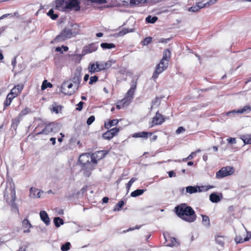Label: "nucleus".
<instances>
[{
  "label": "nucleus",
  "instance_id": "c03bdc74",
  "mask_svg": "<svg viewBox=\"0 0 251 251\" xmlns=\"http://www.w3.org/2000/svg\"><path fill=\"white\" fill-rule=\"evenodd\" d=\"M216 1H217V0H209V1L206 2L204 4H202L203 6V7H208L210 5L215 4L216 3Z\"/></svg>",
  "mask_w": 251,
  "mask_h": 251
},
{
  "label": "nucleus",
  "instance_id": "f8f14e48",
  "mask_svg": "<svg viewBox=\"0 0 251 251\" xmlns=\"http://www.w3.org/2000/svg\"><path fill=\"white\" fill-rule=\"evenodd\" d=\"M44 192L42 191H40L37 188L31 187L29 190V196L31 198H39L41 197V194Z\"/></svg>",
  "mask_w": 251,
  "mask_h": 251
},
{
  "label": "nucleus",
  "instance_id": "b1692460",
  "mask_svg": "<svg viewBox=\"0 0 251 251\" xmlns=\"http://www.w3.org/2000/svg\"><path fill=\"white\" fill-rule=\"evenodd\" d=\"M240 139L245 144H251V134H244L240 136Z\"/></svg>",
  "mask_w": 251,
  "mask_h": 251
},
{
  "label": "nucleus",
  "instance_id": "4d7b16f0",
  "mask_svg": "<svg viewBox=\"0 0 251 251\" xmlns=\"http://www.w3.org/2000/svg\"><path fill=\"white\" fill-rule=\"evenodd\" d=\"M235 241L237 244L243 243V239L240 236H236L235 238Z\"/></svg>",
  "mask_w": 251,
  "mask_h": 251
},
{
  "label": "nucleus",
  "instance_id": "a211bd4d",
  "mask_svg": "<svg viewBox=\"0 0 251 251\" xmlns=\"http://www.w3.org/2000/svg\"><path fill=\"white\" fill-rule=\"evenodd\" d=\"M88 70L91 74L100 72L96 62L90 63L88 66Z\"/></svg>",
  "mask_w": 251,
  "mask_h": 251
},
{
  "label": "nucleus",
  "instance_id": "680f3d73",
  "mask_svg": "<svg viewBox=\"0 0 251 251\" xmlns=\"http://www.w3.org/2000/svg\"><path fill=\"white\" fill-rule=\"evenodd\" d=\"M127 33V31H126V30L124 28L121 31H120L119 33V35L120 36H123L126 34Z\"/></svg>",
  "mask_w": 251,
  "mask_h": 251
},
{
  "label": "nucleus",
  "instance_id": "864d4df0",
  "mask_svg": "<svg viewBox=\"0 0 251 251\" xmlns=\"http://www.w3.org/2000/svg\"><path fill=\"white\" fill-rule=\"evenodd\" d=\"M141 1L139 0H130V4L131 5H136L139 4Z\"/></svg>",
  "mask_w": 251,
  "mask_h": 251
},
{
  "label": "nucleus",
  "instance_id": "423d86ee",
  "mask_svg": "<svg viewBox=\"0 0 251 251\" xmlns=\"http://www.w3.org/2000/svg\"><path fill=\"white\" fill-rule=\"evenodd\" d=\"M168 64H169L167 62H163V63H162V61H160L159 63L155 67V70L153 72L152 78L153 79H156L158 77L159 75L161 74L163 72L167 69L168 66Z\"/></svg>",
  "mask_w": 251,
  "mask_h": 251
},
{
  "label": "nucleus",
  "instance_id": "ddd939ff",
  "mask_svg": "<svg viewBox=\"0 0 251 251\" xmlns=\"http://www.w3.org/2000/svg\"><path fill=\"white\" fill-rule=\"evenodd\" d=\"M222 198L223 195L222 193L218 195L216 193H212L209 196V200L213 203L219 202Z\"/></svg>",
  "mask_w": 251,
  "mask_h": 251
},
{
  "label": "nucleus",
  "instance_id": "5701e85b",
  "mask_svg": "<svg viewBox=\"0 0 251 251\" xmlns=\"http://www.w3.org/2000/svg\"><path fill=\"white\" fill-rule=\"evenodd\" d=\"M23 226L24 228H27L24 230V233L30 232V228L32 227L31 225L30 224L29 221L27 219H24L22 222Z\"/></svg>",
  "mask_w": 251,
  "mask_h": 251
},
{
  "label": "nucleus",
  "instance_id": "e2e57ef3",
  "mask_svg": "<svg viewBox=\"0 0 251 251\" xmlns=\"http://www.w3.org/2000/svg\"><path fill=\"white\" fill-rule=\"evenodd\" d=\"M196 155V152H191V153L187 157V159H188L189 160H191L192 159H193L195 155Z\"/></svg>",
  "mask_w": 251,
  "mask_h": 251
},
{
  "label": "nucleus",
  "instance_id": "5fc2aeb1",
  "mask_svg": "<svg viewBox=\"0 0 251 251\" xmlns=\"http://www.w3.org/2000/svg\"><path fill=\"white\" fill-rule=\"evenodd\" d=\"M185 131V128L182 127V126H180L176 130V134H180L181 133H182L184 131Z\"/></svg>",
  "mask_w": 251,
  "mask_h": 251
},
{
  "label": "nucleus",
  "instance_id": "72a5a7b5",
  "mask_svg": "<svg viewBox=\"0 0 251 251\" xmlns=\"http://www.w3.org/2000/svg\"><path fill=\"white\" fill-rule=\"evenodd\" d=\"M14 98V97H13L12 96H11L10 94H9L7 96V98L6 99V100H5L4 102V105L5 106H7L8 105H9L12 101V100Z\"/></svg>",
  "mask_w": 251,
  "mask_h": 251
},
{
  "label": "nucleus",
  "instance_id": "09e8293b",
  "mask_svg": "<svg viewBox=\"0 0 251 251\" xmlns=\"http://www.w3.org/2000/svg\"><path fill=\"white\" fill-rule=\"evenodd\" d=\"M28 109L27 108L22 110L19 114L18 116L22 118V117L26 115L28 113Z\"/></svg>",
  "mask_w": 251,
  "mask_h": 251
},
{
  "label": "nucleus",
  "instance_id": "052dcab7",
  "mask_svg": "<svg viewBox=\"0 0 251 251\" xmlns=\"http://www.w3.org/2000/svg\"><path fill=\"white\" fill-rule=\"evenodd\" d=\"M125 105H123V102H122V100L117 102V104L116 105L117 108L120 109L122 108V106H124Z\"/></svg>",
  "mask_w": 251,
  "mask_h": 251
},
{
  "label": "nucleus",
  "instance_id": "4be33fe9",
  "mask_svg": "<svg viewBox=\"0 0 251 251\" xmlns=\"http://www.w3.org/2000/svg\"><path fill=\"white\" fill-rule=\"evenodd\" d=\"M66 0H55L56 8L66 10Z\"/></svg>",
  "mask_w": 251,
  "mask_h": 251
},
{
  "label": "nucleus",
  "instance_id": "412c9836",
  "mask_svg": "<svg viewBox=\"0 0 251 251\" xmlns=\"http://www.w3.org/2000/svg\"><path fill=\"white\" fill-rule=\"evenodd\" d=\"M53 126L52 124H49L47 125L44 128V129L40 132L38 134H48L50 133L51 132L53 131Z\"/></svg>",
  "mask_w": 251,
  "mask_h": 251
},
{
  "label": "nucleus",
  "instance_id": "2eb2a0df",
  "mask_svg": "<svg viewBox=\"0 0 251 251\" xmlns=\"http://www.w3.org/2000/svg\"><path fill=\"white\" fill-rule=\"evenodd\" d=\"M73 85L72 83L68 84L67 83H64L61 87L62 92L64 93L66 95H71L73 94L75 92V90H71L69 92H66V88H68V89H71L73 87Z\"/></svg>",
  "mask_w": 251,
  "mask_h": 251
},
{
  "label": "nucleus",
  "instance_id": "aec40b11",
  "mask_svg": "<svg viewBox=\"0 0 251 251\" xmlns=\"http://www.w3.org/2000/svg\"><path fill=\"white\" fill-rule=\"evenodd\" d=\"M171 57V52L170 50L168 49H165L163 51V57L160 61H162V63H163L164 62H167L169 64V61L170 60Z\"/></svg>",
  "mask_w": 251,
  "mask_h": 251
},
{
  "label": "nucleus",
  "instance_id": "cd10ccee",
  "mask_svg": "<svg viewBox=\"0 0 251 251\" xmlns=\"http://www.w3.org/2000/svg\"><path fill=\"white\" fill-rule=\"evenodd\" d=\"M201 216L202 224L205 227H208L210 226V220L208 216L203 215H201Z\"/></svg>",
  "mask_w": 251,
  "mask_h": 251
},
{
  "label": "nucleus",
  "instance_id": "49530a36",
  "mask_svg": "<svg viewBox=\"0 0 251 251\" xmlns=\"http://www.w3.org/2000/svg\"><path fill=\"white\" fill-rule=\"evenodd\" d=\"M97 63L99 71L106 69L105 66H104V63L102 62H96Z\"/></svg>",
  "mask_w": 251,
  "mask_h": 251
},
{
  "label": "nucleus",
  "instance_id": "37998d69",
  "mask_svg": "<svg viewBox=\"0 0 251 251\" xmlns=\"http://www.w3.org/2000/svg\"><path fill=\"white\" fill-rule=\"evenodd\" d=\"M152 41V38L151 37H148L144 39V40L142 42V45L144 46H146L150 44Z\"/></svg>",
  "mask_w": 251,
  "mask_h": 251
},
{
  "label": "nucleus",
  "instance_id": "603ef678",
  "mask_svg": "<svg viewBox=\"0 0 251 251\" xmlns=\"http://www.w3.org/2000/svg\"><path fill=\"white\" fill-rule=\"evenodd\" d=\"M109 130L114 136L119 131L120 129L119 128L114 127Z\"/></svg>",
  "mask_w": 251,
  "mask_h": 251
},
{
  "label": "nucleus",
  "instance_id": "f3484780",
  "mask_svg": "<svg viewBox=\"0 0 251 251\" xmlns=\"http://www.w3.org/2000/svg\"><path fill=\"white\" fill-rule=\"evenodd\" d=\"M79 25L77 24H72L69 28V31L71 33V36H74L79 33Z\"/></svg>",
  "mask_w": 251,
  "mask_h": 251
},
{
  "label": "nucleus",
  "instance_id": "dca6fc26",
  "mask_svg": "<svg viewBox=\"0 0 251 251\" xmlns=\"http://www.w3.org/2000/svg\"><path fill=\"white\" fill-rule=\"evenodd\" d=\"M40 217L41 220L47 225L50 223V218L47 213L45 211H41L40 212Z\"/></svg>",
  "mask_w": 251,
  "mask_h": 251
},
{
  "label": "nucleus",
  "instance_id": "c9c22d12",
  "mask_svg": "<svg viewBox=\"0 0 251 251\" xmlns=\"http://www.w3.org/2000/svg\"><path fill=\"white\" fill-rule=\"evenodd\" d=\"M102 137L104 139L110 140L114 136L109 130H108L103 134Z\"/></svg>",
  "mask_w": 251,
  "mask_h": 251
},
{
  "label": "nucleus",
  "instance_id": "f257e3e1",
  "mask_svg": "<svg viewBox=\"0 0 251 251\" xmlns=\"http://www.w3.org/2000/svg\"><path fill=\"white\" fill-rule=\"evenodd\" d=\"M175 209L176 214L186 222L192 223L196 219L197 216L194 210L185 203L181 204L176 207Z\"/></svg>",
  "mask_w": 251,
  "mask_h": 251
},
{
  "label": "nucleus",
  "instance_id": "4468645a",
  "mask_svg": "<svg viewBox=\"0 0 251 251\" xmlns=\"http://www.w3.org/2000/svg\"><path fill=\"white\" fill-rule=\"evenodd\" d=\"M23 89V85H17V86L14 87V88H13V89L11 90L10 94L15 98L21 93Z\"/></svg>",
  "mask_w": 251,
  "mask_h": 251
},
{
  "label": "nucleus",
  "instance_id": "2f4dec72",
  "mask_svg": "<svg viewBox=\"0 0 251 251\" xmlns=\"http://www.w3.org/2000/svg\"><path fill=\"white\" fill-rule=\"evenodd\" d=\"M216 242L222 247H223L225 243L224 237L222 236H217L215 238Z\"/></svg>",
  "mask_w": 251,
  "mask_h": 251
},
{
  "label": "nucleus",
  "instance_id": "c85d7f7f",
  "mask_svg": "<svg viewBox=\"0 0 251 251\" xmlns=\"http://www.w3.org/2000/svg\"><path fill=\"white\" fill-rule=\"evenodd\" d=\"M100 47L103 49H111L112 48H115V44L113 43H102L100 44Z\"/></svg>",
  "mask_w": 251,
  "mask_h": 251
},
{
  "label": "nucleus",
  "instance_id": "f704fd0d",
  "mask_svg": "<svg viewBox=\"0 0 251 251\" xmlns=\"http://www.w3.org/2000/svg\"><path fill=\"white\" fill-rule=\"evenodd\" d=\"M52 87V84H51L50 82H48L47 80H45L43 81L42 86H41V89L42 90H44L46 89L47 88H51Z\"/></svg>",
  "mask_w": 251,
  "mask_h": 251
},
{
  "label": "nucleus",
  "instance_id": "f03ea898",
  "mask_svg": "<svg viewBox=\"0 0 251 251\" xmlns=\"http://www.w3.org/2000/svg\"><path fill=\"white\" fill-rule=\"evenodd\" d=\"M71 37V33L69 31V27H65L53 41H51V43H59Z\"/></svg>",
  "mask_w": 251,
  "mask_h": 251
},
{
  "label": "nucleus",
  "instance_id": "473e14b6",
  "mask_svg": "<svg viewBox=\"0 0 251 251\" xmlns=\"http://www.w3.org/2000/svg\"><path fill=\"white\" fill-rule=\"evenodd\" d=\"M158 18L156 16L152 17L151 15H149L146 18V21L148 23L154 24L157 20Z\"/></svg>",
  "mask_w": 251,
  "mask_h": 251
},
{
  "label": "nucleus",
  "instance_id": "7ed1b4c3",
  "mask_svg": "<svg viewBox=\"0 0 251 251\" xmlns=\"http://www.w3.org/2000/svg\"><path fill=\"white\" fill-rule=\"evenodd\" d=\"M214 188V186L211 185L207 186H189L186 187V191L187 193L192 194L197 192H206L209 189Z\"/></svg>",
  "mask_w": 251,
  "mask_h": 251
},
{
  "label": "nucleus",
  "instance_id": "774afa93",
  "mask_svg": "<svg viewBox=\"0 0 251 251\" xmlns=\"http://www.w3.org/2000/svg\"><path fill=\"white\" fill-rule=\"evenodd\" d=\"M55 51L57 52H60L61 53H63V51L62 50L61 47H57L55 48Z\"/></svg>",
  "mask_w": 251,
  "mask_h": 251
},
{
  "label": "nucleus",
  "instance_id": "3c124183",
  "mask_svg": "<svg viewBox=\"0 0 251 251\" xmlns=\"http://www.w3.org/2000/svg\"><path fill=\"white\" fill-rule=\"evenodd\" d=\"M95 118L94 116H91L87 120V124L88 125H91L95 121Z\"/></svg>",
  "mask_w": 251,
  "mask_h": 251
},
{
  "label": "nucleus",
  "instance_id": "79ce46f5",
  "mask_svg": "<svg viewBox=\"0 0 251 251\" xmlns=\"http://www.w3.org/2000/svg\"><path fill=\"white\" fill-rule=\"evenodd\" d=\"M52 111L54 112H55V113L57 114L61 110V106H60V105H56L55 104H53L52 105Z\"/></svg>",
  "mask_w": 251,
  "mask_h": 251
},
{
  "label": "nucleus",
  "instance_id": "20e7f679",
  "mask_svg": "<svg viewBox=\"0 0 251 251\" xmlns=\"http://www.w3.org/2000/svg\"><path fill=\"white\" fill-rule=\"evenodd\" d=\"M234 172V169L232 167L226 166L223 167L216 173V177L218 179L231 175Z\"/></svg>",
  "mask_w": 251,
  "mask_h": 251
},
{
  "label": "nucleus",
  "instance_id": "7c9ffc66",
  "mask_svg": "<svg viewBox=\"0 0 251 251\" xmlns=\"http://www.w3.org/2000/svg\"><path fill=\"white\" fill-rule=\"evenodd\" d=\"M53 222L56 227H59L61 225H63L64 221L63 219L57 217H55L53 219Z\"/></svg>",
  "mask_w": 251,
  "mask_h": 251
},
{
  "label": "nucleus",
  "instance_id": "bb28decb",
  "mask_svg": "<svg viewBox=\"0 0 251 251\" xmlns=\"http://www.w3.org/2000/svg\"><path fill=\"white\" fill-rule=\"evenodd\" d=\"M203 7L202 3L201 2H198L197 5L193 6L189 8V11L190 12H197L200 9Z\"/></svg>",
  "mask_w": 251,
  "mask_h": 251
},
{
  "label": "nucleus",
  "instance_id": "e433bc0d",
  "mask_svg": "<svg viewBox=\"0 0 251 251\" xmlns=\"http://www.w3.org/2000/svg\"><path fill=\"white\" fill-rule=\"evenodd\" d=\"M47 15L52 20H55L58 17V15L54 13L53 9H50L48 12Z\"/></svg>",
  "mask_w": 251,
  "mask_h": 251
},
{
  "label": "nucleus",
  "instance_id": "393cba45",
  "mask_svg": "<svg viewBox=\"0 0 251 251\" xmlns=\"http://www.w3.org/2000/svg\"><path fill=\"white\" fill-rule=\"evenodd\" d=\"M119 123V120L117 119H113L109 120L108 122L105 123L104 126L107 129H109L112 126L117 125Z\"/></svg>",
  "mask_w": 251,
  "mask_h": 251
},
{
  "label": "nucleus",
  "instance_id": "6e6d98bb",
  "mask_svg": "<svg viewBox=\"0 0 251 251\" xmlns=\"http://www.w3.org/2000/svg\"><path fill=\"white\" fill-rule=\"evenodd\" d=\"M84 104V102L83 101H80L77 104V108L76 109L78 111H81L83 107V105Z\"/></svg>",
  "mask_w": 251,
  "mask_h": 251
},
{
  "label": "nucleus",
  "instance_id": "0eeeda50",
  "mask_svg": "<svg viewBox=\"0 0 251 251\" xmlns=\"http://www.w3.org/2000/svg\"><path fill=\"white\" fill-rule=\"evenodd\" d=\"M80 9L79 0H66V10H74L76 11Z\"/></svg>",
  "mask_w": 251,
  "mask_h": 251
},
{
  "label": "nucleus",
  "instance_id": "a19ab883",
  "mask_svg": "<svg viewBox=\"0 0 251 251\" xmlns=\"http://www.w3.org/2000/svg\"><path fill=\"white\" fill-rule=\"evenodd\" d=\"M124 205V202L123 201H120L116 204L115 207L114 209V211H119L120 209L122 208Z\"/></svg>",
  "mask_w": 251,
  "mask_h": 251
},
{
  "label": "nucleus",
  "instance_id": "9d476101",
  "mask_svg": "<svg viewBox=\"0 0 251 251\" xmlns=\"http://www.w3.org/2000/svg\"><path fill=\"white\" fill-rule=\"evenodd\" d=\"M251 111V107L250 105H246L242 108L238 109V110H233L226 113V116H230L231 114H243L245 113H249Z\"/></svg>",
  "mask_w": 251,
  "mask_h": 251
},
{
  "label": "nucleus",
  "instance_id": "13d9d810",
  "mask_svg": "<svg viewBox=\"0 0 251 251\" xmlns=\"http://www.w3.org/2000/svg\"><path fill=\"white\" fill-rule=\"evenodd\" d=\"M227 141L228 143L230 144H236V139L235 138H229L227 139Z\"/></svg>",
  "mask_w": 251,
  "mask_h": 251
},
{
  "label": "nucleus",
  "instance_id": "1a4fd4ad",
  "mask_svg": "<svg viewBox=\"0 0 251 251\" xmlns=\"http://www.w3.org/2000/svg\"><path fill=\"white\" fill-rule=\"evenodd\" d=\"M106 153L104 151H99L94 152L91 155V162L96 164L97 161L104 158Z\"/></svg>",
  "mask_w": 251,
  "mask_h": 251
},
{
  "label": "nucleus",
  "instance_id": "a878e982",
  "mask_svg": "<svg viewBox=\"0 0 251 251\" xmlns=\"http://www.w3.org/2000/svg\"><path fill=\"white\" fill-rule=\"evenodd\" d=\"M152 134V133L151 132H141L139 133H136L134 134L133 135V137L135 138H138V137H141V138H147L148 135H151Z\"/></svg>",
  "mask_w": 251,
  "mask_h": 251
},
{
  "label": "nucleus",
  "instance_id": "69168bd1",
  "mask_svg": "<svg viewBox=\"0 0 251 251\" xmlns=\"http://www.w3.org/2000/svg\"><path fill=\"white\" fill-rule=\"evenodd\" d=\"M168 173L169 176L170 177H172L173 176H176V174L173 171H170Z\"/></svg>",
  "mask_w": 251,
  "mask_h": 251
},
{
  "label": "nucleus",
  "instance_id": "de8ad7c7",
  "mask_svg": "<svg viewBox=\"0 0 251 251\" xmlns=\"http://www.w3.org/2000/svg\"><path fill=\"white\" fill-rule=\"evenodd\" d=\"M137 180L135 177H132L127 184L126 188L128 190L132 184Z\"/></svg>",
  "mask_w": 251,
  "mask_h": 251
},
{
  "label": "nucleus",
  "instance_id": "4c0bfd02",
  "mask_svg": "<svg viewBox=\"0 0 251 251\" xmlns=\"http://www.w3.org/2000/svg\"><path fill=\"white\" fill-rule=\"evenodd\" d=\"M177 245H178V243L177 242L176 239L175 238H171L170 243H169L167 246L170 247H173Z\"/></svg>",
  "mask_w": 251,
  "mask_h": 251
},
{
  "label": "nucleus",
  "instance_id": "9b49d317",
  "mask_svg": "<svg viewBox=\"0 0 251 251\" xmlns=\"http://www.w3.org/2000/svg\"><path fill=\"white\" fill-rule=\"evenodd\" d=\"M164 122V119L163 116L158 112H157L155 116L152 119L151 126H153L154 125H161Z\"/></svg>",
  "mask_w": 251,
  "mask_h": 251
},
{
  "label": "nucleus",
  "instance_id": "a18cd8bd",
  "mask_svg": "<svg viewBox=\"0 0 251 251\" xmlns=\"http://www.w3.org/2000/svg\"><path fill=\"white\" fill-rule=\"evenodd\" d=\"M21 118L19 116H18L14 119H13L12 120V125L13 126L16 125V126H17L21 121Z\"/></svg>",
  "mask_w": 251,
  "mask_h": 251
},
{
  "label": "nucleus",
  "instance_id": "0e129e2a",
  "mask_svg": "<svg viewBox=\"0 0 251 251\" xmlns=\"http://www.w3.org/2000/svg\"><path fill=\"white\" fill-rule=\"evenodd\" d=\"M11 65L13 66V68H14L16 65V57H14L11 61Z\"/></svg>",
  "mask_w": 251,
  "mask_h": 251
},
{
  "label": "nucleus",
  "instance_id": "338daca9",
  "mask_svg": "<svg viewBox=\"0 0 251 251\" xmlns=\"http://www.w3.org/2000/svg\"><path fill=\"white\" fill-rule=\"evenodd\" d=\"M126 31H127V33L129 32H133L134 31V28H125Z\"/></svg>",
  "mask_w": 251,
  "mask_h": 251
},
{
  "label": "nucleus",
  "instance_id": "c756f323",
  "mask_svg": "<svg viewBox=\"0 0 251 251\" xmlns=\"http://www.w3.org/2000/svg\"><path fill=\"white\" fill-rule=\"evenodd\" d=\"M145 191L144 189H137L131 192L130 196L132 197H136L142 195Z\"/></svg>",
  "mask_w": 251,
  "mask_h": 251
},
{
  "label": "nucleus",
  "instance_id": "39448f33",
  "mask_svg": "<svg viewBox=\"0 0 251 251\" xmlns=\"http://www.w3.org/2000/svg\"><path fill=\"white\" fill-rule=\"evenodd\" d=\"M136 87V84L133 83L131 84L130 89L127 91L126 97L122 100V102H123V105L127 106L130 103L131 100L133 98V95L134 93Z\"/></svg>",
  "mask_w": 251,
  "mask_h": 251
},
{
  "label": "nucleus",
  "instance_id": "ea45409f",
  "mask_svg": "<svg viewBox=\"0 0 251 251\" xmlns=\"http://www.w3.org/2000/svg\"><path fill=\"white\" fill-rule=\"evenodd\" d=\"M116 63V61L113 59H110L107 61L106 62L104 63V66L106 67V69H108L110 68L112 64H115Z\"/></svg>",
  "mask_w": 251,
  "mask_h": 251
},
{
  "label": "nucleus",
  "instance_id": "6e6552de",
  "mask_svg": "<svg viewBox=\"0 0 251 251\" xmlns=\"http://www.w3.org/2000/svg\"><path fill=\"white\" fill-rule=\"evenodd\" d=\"M78 160L83 167H88L91 165V155L88 153L82 154L79 156Z\"/></svg>",
  "mask_w": 251,
  "mask_h": 251
},
{
  "label": "nucleus",
  "instance_id": "58836bf2",
  "mask_svg": "<svg viewBox=\"0 0 251 251\" xmlns=\"http://www.w3.org/2000/svg\"><path fill=\"white\" fill-rule=\"evenodd\" d=\"M71 244L70 242H66L61 247V250L62 251H68L70 250Z\"/></svg>",
  "mask_w": 251,
  "mask_h": 251
},
{
  "label": "nucleus",
  "instance_id": "6ab92c4d",
  "mask_svg": "<svg viewBox=\"0 0 251 251\" xmlns=\"http://www.w3.org/2000/svg\"><path fill=\"white\" fill-rule=\"evenodd\" d=\"M98 46L96 44H92L88 46L85 47L84 51L85 53H90L97 50Z\"/></svg>",
  "mask_w": 251,
  "mask_h": 251
},
{
  "label": "nucleus",
  "instance_id": "bf43d9fd",
  "mask_svg": "<svg viewBox=\"0 0 251 251\" xmlns=\"http://www.w3.org/2000/svg\"><path fill=\"white\" fill-rule=\"evenodd\" d=\"M11 198L13 201H14L16 199V192L14 188H11Z\"/></svg>",
  "mask_w": 251,
  "mask_h": 251
},
{
  "label": "nucleus",
  "instance_id": "8fccbe9b",
  "mask_svg": "<svg viewBox=\"0 0 251 251\" xmlns=\"http://www.w3.org/2000/svg\"><path fill=\"white\" fill-rule=\"evenodd\" d=\"M98 77L96 75L91 76L90 78L89 82V84H92L93 83L96 82L98 81Z\"/></svg>",
  "mask_w": 251,
  "mask_h": 251
}]
</instances>
